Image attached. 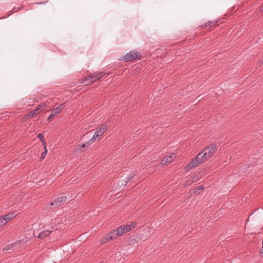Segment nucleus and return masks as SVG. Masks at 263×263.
Here are the masks:
<instances>
[{
    "instance_id": "f257e3e1",
    "label": "nucleus",
    "mask_w": 263,
    "mask_h": 263,
    "mask_svg": "<svg viewBox=\"0 0 263 263\" xmlns=\"http://www.w3.org/2000/svg\"><path fill=\"white\" fill-rule=\"evenodd\" d=\"M217 151V145L214 143L211 144L199 153L196 157L193 159L190 163L185 166L186 171L197 166L199 164L203 163L211 158Z\"/></svg>"
},
{
    "instance_id": "f03ea898",
    "label": "nucleus",
    "mask_w": 263,
    "mask_h": 263,
    "mask_svg": "<svg viewBox=\"0 0 263 263\" xmlns=\"http://www.w3.org/2000/svg\"><path fill=\"white\" fill-rule=\"evenodd\" d=\"M104 75L103 72L90 73L87 74L86 77L83 78L80 83L87 85L88 83H85L87 81H89L90 83H93L99 80L104 77Z\"/></svg>"
},
{
    "instance_id": "7ed1b4c3",
    "label": "nucleus",
    "mask_w": 263,
    "mask_h": 263,
    "mask_svg": "<svg viewBox=\"0 0 263 263\" xmlns=\"http://www.w3.org/2000/svg\"><path fill=\"white\" fill-rule=\"evenodd\" d=\"M142 56L139 52L135 50L131 51L126 53L122 58V60L125 62H130L133 60H139L141 59Z\"/></svg>"
},
{
    "instance_id": "20e7f679",
    "label": "nucleus",
    "mask_w": 263,
    "mask_h": 263,
    "mask_svg": "<svg viewBox=\"0 0 263 263\" xmlns=\"http://www.w3.org/2000/svg\"><path fill=\"white\" fill-rule=\"evenodd\" d=\"M107 128L108 125L105 123L99 126L93 136V139H97L98 137L102 136L103 135V134L107 130Z\"/></svg>"
},
{
    "instance_id": "39448f33",
    "label": "nucleus",
    "mask_w": 263,
    "mask_h": 263,
    "mask_svg": "<svg viewBox=\"0 0 263 263\" xmlns=\"http://www.w3.org/2000/svg\"><path fill=\"white\" fill-rule=\"evenodd\" d=\"M175 158V155L174 154H172L170 156H165L161 161V164L162 165H167L170 163H171Z\"/></svg>"
},
{
    "instance_id": "423d86ee",
    "label": "nucleus",
    "mask_w": 263,
    "mask_h": 263,
    "mask_svg": "<svg viewBox=\"0 0 263 263\" xmlns=\"http://www.w3.org/2000/svg\"><path fill=\"white\" fill-rule=\"evenodd\" d=\"M56 202V206H59L61 205V203L65 202L67 200V196L65 195H62L55 199Z\"/></svg>"
},
{
    "instance_id": "0eeeda50",
    "label": "nucleus",
    "mask_w": 263,
    "mask_h": 263,
    "mask_svg": "<svg viewBox=\"0 0 263 263\" xmlns=\"http://www.w3.org/2000/svg\"><path fill=\"white\" fill-rule=\"evenodd\" d=\"M55 231H51L48 230H45L44 231L41 232L39 235V237L43 239L48 236H49L51 233L55 232Z\"/></svg>"
},
{
    "instance_id": "6e6552de",
    "label": "nucleus",
    "mask_w": 263,
    "mask_h": 263,
    "mask_svg": "<svg viewBox=\"0 0 263 263\" xmlns=\"http://www.w3.org/2000/svg\"><path fill=\"white\" fill-rule=\"evenodd\" d=\"M116 234L117 237L121 236L124 233H126L124 228L123 226H121L117 229V230H115Z\"/></svg>"
},
{
    "instance_id": "1a4fd4ad",
    "label": "nucleus",
    "mask_w": 263,
    "mask_h": 263,
    "mask_svg": "<svg viewBox=\"0 0 263 263\" xmlns=\"http://www.w3.org/2000/svg\"><path fill=\"white\" fill-rule=\"evenodd\" d=\"M106 236L108 238L109 240H112L116 239L117 237L115 230H112L106 234Z\"/></svg>"
},
{
    "instance_id": "9d476101",
    "label": "nucleus",
    "mask_w": 263,
    "mask_h": 263,
    "mask_svg": "<svg viewBox=\"0 0 263 263\" xmlns=\"http://www.w3.org/2000/svg\"><path fill=\"white\" fill-rule=\"evenodd\" d=\"M2 217L6 221V223L8 222L9 221H10L11 219L13 217V213H9L8 214H6L5 215L2 216Z\"/></svg>"
},
{
    "instance_id": "9b49d317",
    "label": "nucleus",
    "mask_w": 263,
    "mask_h": 263,
    "mask_svg": "<svg viewBox=\"0 0 263 263\" xmlns=\"http://www.w3.org/2000/svg\"><path fill=\"white\" fill-rule=\"evenodd\" d=\"M62 108L61 106H58L55 108H53L51 112V116H55L56 115L58 114L61 110Z\"/></svg>"
},
{
    "instance_id": "f8f14e48",
    "label": "nucleus",
    "mask_w": 263,
    "mask_h": 263,
    "mask_svg": "<svg viewBox=\"0 0 263 263\" xmlns=\"http://www.w3.org/2000/svg\"><path fill=\"white\" fill-rule=\"evenodd\" d=\"M218 22H219L218 20H216L215 21H210L208 22V26L210 28H211V27L214 28L218 25Z\"/></svg>"
},
{
    "instance_id": "ddd939ff",
    "label": "nucleus",
    "mask_w": 263,
    "mask_h": 263,
    "mask_svg": "<svg viewBox=\"0 0 263 263\" xmlns=\"http://www.w3.org/2000/svg\"><path fill=\"white\" fill-rule=\"evenodd\" d=\"M194 182H195V177H191L188 179L187 181H186L184 185L185 186H190L191 184H192V183H193Z\"/></svg>"
},
{
    "instance_id": "4468645a",
    "label": "nucleus",
    "mask_w": 263,
    "mask_h": 263,
    "mask_svg": "<svg viewBox=\"0 0 263 263\" xmlns=\"http://www.w3.org/2000/svg\"><path fill=\"white\" fill-rule=\"evenodd\" d=\"M37 114L35 111L33 109L29 111L28 114V116H29L30 118H32L37 115Z\"/></svg>"
},
{
    "instance_id": "2eb2a0df",
    "label": "nucleus",
    "mask_w": 263,
    "mask_h": 263,
    "mask_svg": "<svg viewBox=\"0 0 263 263\" xmlns=\"http://www.w3.org/2000/svg\"><path fill=\"white\" fill-rule=\"evenodd\" d=\"M96 139H93V136H92V137L90 139H89L88 141L85 142L86 145H91L95 141Z\"/></svg>"
},
{
    "instance_id": "dca6fc26",
    "label": "nucleus",
    "mask_w": 263,
    "mask_h": 263,
    "mask_svg": "<svg viewBox=\"0 0 263 263\" xmlns=\"http://www.w3.org/2000/svg\"><path fill=\"white\" fill-rule=\"evenodd\" d=\"M109 240V239H108V238L106 235L105 237H103L100 240V243H102V244H104V243H105L107 242Z\"/></svg>"
},
{
    "instance_id": "f3484780",
    "label": "nucleus",
    "mask_w": 263,
    "mask_h": 263,
    "mask_svg": "<svg viewBox=\"0 0 263 263\" xmlns=\"http://www.w3.org/2000/svg\"><path fill=\"white\" fill-rule=\"evenodd\" d=\"M47 153V147H45V149H44V151L42 153L41 156L40 157V159L41 160H43L46 157Z\"/></svg>"
},
{
    "instance_id": "a211bd4d",
    "label": "nucleus",
    "mask_w": 263,
    "mask_h": 263,
    "mask_svg": "<svg viewBox=\"0 0 263 263\" xmlns=\"http://www.w3.org/2000/svg\"><path fill=\"white\" fill-rule=\"evenodd\" d=\"M74 195V193H71L70 192H68L66 193L65 195L67 196V199H71L73 197V196Z\"/></svg>"
},
{
    "instance_id": "6ab92c4d",
    "label": "nucleus",
    "mask_w": 263,
    "mask_h": 263,
    "mask_svg": "<svg viewBox=\"0 0 263 263\" xmlns=\"http://www.w3.org/2000/svg\"><path fill=\"white\" fill-rule=\"evenodd\" d=\"M6 224V221L1 217H0V228L3 227Z\"/></svg>"
},
{
    "instance_id": "aec40b11",
    "label": "nucleus",
    "mask_w": 263,
    "mask_h": 263,
    "mask_svg": "<svg viewBox=\"0 0 263 263\" xmlns=\"http://www.w3.org/2000/svg\"><path fill=\"white\" fill-rule=\"evenodd\" d=\"M35 112H36V113L38 114L40 112L42 111L43 110V109L41 107V106H39V105H38L35 109H34Z\"/></svg>"
},
{
    "instance_id": "412c9836",
    "label": "nucleus",
    "mask_w": 263,
    "mask_h": 263,
    "mask_svg": "<svg viewBox=\"0 0 263 263\" xmlns=\"http://www.w3.org/2000/svg\"><path fill=\"white\" fill-rule=\"evenodd\" d=\"M203 189V187L202 185H199L197 187V188L195 189V193L198 194L197 191H202Z\"/></svg>"
},
{
    "instance_id": "4be33fe9",
    "label": "nucleus",
    "mask_w": 263,
    "mask_h": 263,
    "mask_svg": "<svg viewBox=\"0 0 263 263\" xmlns=\"http://www.w3.org/2000/svg\"><path fill=\"white\" fill-rule=\"evenodd\" d=\"M123 227H124L125 232H128L132 230L129 224L123 226Z\"/></svg>"
},
{
    "instance_id": "5701e85b",
    "label": "nucleus",
    "mask_w": 263,
    "mask_h": 263,
    "mask_svg": "<svg viewBox=\"0 0 263 263\" xmlns=\"http://www.w3.org/2000/svg\"><path fill=\"white\" fill-rule=\"evenodd\" d=\"M48 205L50 206H54L53 208H56V202L55 200L54 199V201L50 202L48 203Z\"/></svg>"
},
{
    "instance_id": "b1692460",
    "label": "nucleus",
    "mask_w": 263,
    "mask_h": 263,
    "mask_svg": "<svg viewBox=\"0 0 263 263\" xmlns=\"http://www.w3.org/2000/svg\"><path fill=\"white\" fill-rule=\"evenodd\" d=\"M137 223L136 222H133L130 224H129V226L131 228V229L132 230L133 229L136 228L137 226Z\"/></svg>"
},
{
    "instance_id": "393cba45",
    "label": "nucleus",
    "mask_w": 263,
    "mask_h": 263,
    "mask_svg": "<svg viewBox=\"0 0 263 263\" xmlns=\"http://www.w3.org/2000/svg\"><path fill=\"white\" fill-rule=\"evenodd\" d=\"M37 138L41 141L44 139V135L42 134H39L37 135Z\"/></svg>"
},
{
    "instance_id": "a878e982",
    "label": "nucleus",
    "mask_w": 263,
    "mask_h": 263,
    "mask_svg": "<svg viewBox=\"0 0 263 263\" xmlns=\"http://www.w3.org/2000/svg\"><path fill=\"white\" fill-rule=\"evenodd\" d=\"M41 141L42 143L43 146L44 147V149H45V147H46V143L45 139H44L42 140Z\"/></svg>"
},
{
    "instance_id": "bb28decb",
    "label": "nucleus",
    "mask_w": 263,
    "mask_h": 263,
    "mask_svg": "<svg viewBox=\"0 0 263 263\" xmlns=\"http://www.w3.org/2000/svg\"><path fill=\"white\" fill-rule=\"evenodd\" d=\"M41 141L42 143L43 146L44 147V149H45V147H46V143L45 139H44L42 140Z\"/></svg>"
},
{
    "instance_id": "cd10ccee",
    "label": "nucleus",
    "mask_w": 263,
    "mask_h": 263,
    "mask_svg": "<svg viewBox=\"0 0 263 263\" xmlns=\"http://www.w3.org/2000/svg\"><path fill=\"white\" fill-rule=\"evenodd\" d=\"M208 26V22L206 23L203 24L201 26H200V27L201 28H206Z\"/></svg>"
},
{
    "instance_id": "c85d7f7f",
    "label": "nucleus",
    "mask_w": 263,
    "mask_h": 263,
    "mask_svg": "<svg viewBox=\"0 0 263 263\" xmlns=\"http://www.w3.org/2000/svg\"><path fill=\"white\" fill-rule=\"evenodd\" d=\"M29 119H30V117L29 116H28V114H27L26 115H25L23 118H22V120L23 121H25L26 120H28Z\"/></svg>"
},
{
    "instance_id": "c756f323",
    "label": "nucleus",
    "mask_w": 263,
    "mask_h": 263,
    "mask_svg": "<svg viewBox=\"0 0 263 263\" xmlns=\"http://www.w3.org/2000/svg\"><path fill=\"white\" fill-rule=\"evenodd\" d=\"M46 103H42L40 104H39V106H41V107L43 109V110L44 109V107L46 106Z\"/></svg>"
},
{
    "instance_id": "7c9ffc66",
    "label": "nucleus",
    "mask_w": 263,
    "mask_h": 263,
    "mask_svg": "<svg viewBox=\"0 0 263 263\" xmlns=\"http://www.w3.org/2000/svg\"><path fill=\"white\" fill-rule=\"evenodd\" d=\"M47 2H48V1H46L42 2L36 3V4L38 5H43V4H45L47 3Z\"/></svg>"
},
{
    "instance_id": "2f4dec72",
    "label": "nucleus",
    "mask_w": 263,
    "mask_h": 263,
    "mask_svg": "<svg viewBox=\"0 0 263 263\" xmlns=\"http://www.w3.org/2000/svg\"><path fill=\"white\" fill-rule=\"evenodd\" d=\"M86 146V144L85 143H83V144H82L80 146V148H79L80 150H81V148H84Z\"/></svg>"
},
{
    "instance_id": "473e14b6",
    "label": "nucleus",
    "mask_w": 263,
    "mask_h": 263,
    "mask_svg": "<svg viewBox=\"0 0 263 263\" xmlns=\"http://www.w3.org/2000/svg\"><path fill=\"white\" fill-rule=\"evenodd\" d=\"M258 11L260 12H263V6H260L258 8Z\"/></svg>"
},
{
    "instance_id": "72a5a7b5",
    "label": "nucleus",
    "mask_w": 263,
    "mask_h": 263,
    "mask_svg": "<svg viewBox=\"0 0 263 263\" xmlns=\"http://www.w3.org/2000/svg\"><path fill=\"white\" fill-rule=\"evenodd\" d=\"M19 10L18 8H14L12 10V12H15Z\"/></svg>"
},
{
    "instance_id": "f704fd0d",
    "label": "nucleus",
    "mask_w": 263,
    "mask_h": 263,
    "mask_svg": "<svg viewBox=\"0 0 263 263\" xmlns=\"http://www.w3.org/2000/svg\"><path fill=\"white\" fill-rule=\"evenodd\" d=\"M53 116H51V114H50V115L49 116V117L47 119V120L49 121V122H50L51 121V120L52 119V118L53 117Z\"/></svg>"
},
{
    "instance_id": "c9c22d12",
    "label": "nucleus",
    "mask_w": 263,
    "mask_h": 263,
    "mask_svg": "<svg viewBox=\"0 0 263 263\" xmlns=\"http://www.w3.org/2000/svg\"><path fill=\"white\" fill-rule=\"evenodd\" d=\"M133 176H132L130 178H128V180L126 181V183H127L128 181H129L133 178Z\"/></svg>"
},
{
    "instance_id": "e433bc0d",
    "label": "nucleus",
    "mask_w": 263,
    "mask_h": 263,
    "mask_svg": "<svg viewBox=\"0 0 263 263\" xmlns=\"http://www.w3.org/2000/svg\"><path fill=\"white\" fill-rule=\"evenodd\" d=\"M260 252L261 253H263V248H262V247L261 248V249H260Z\"/></svg>"
}]
</instances>
